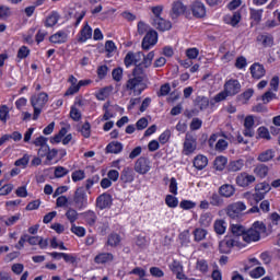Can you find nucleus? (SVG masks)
<instances>
[{"label": "nucleus", "instance_id": "nucleus-16", "mask_svg": "<svg viewBox=\"0 0 280 280\" xmlns=\"http://www.w3.org/2000/svg\"><path fill=\"white\" fill-rule=\"evenodd\" d=\"M191 12L196 19H205L207 16V8L202 2L192 3Z\"/></svg>", "mask_w": 280, "mask_h": 280}, {"label": "nucleus", "instance_id": "nucleus-6", "mask_svg": "<svg viewBox=\"0 0 280 280\" xmlns=\"http://www.w3.org/2000/svg\"><path fill=\"white\" fill-rule=\"evenodd\" d=\"M242 211H246V205L242 201L231 203L226 208V214L229 218H232V220L240 218L242 215Z\"/></svg>", "mask_w": 280, "mask_h": 280}, {"label": "nucleus", "instance_id": "nucleus-41", "mask_svg": "<svg viewBox=\"0 0 280 280\" xmlns=\"http://www.w3.org/2000/svg\"><path fill=\"white\" fill-rule=\"evenodd\" d=\"M165 202L171 209H176V207H178V199L172 195L166 196Z\"/></svg>", "mask_w": 280, "mask_h": 280}, {"label": "nucleus", "instance_id": "nucleus-52", "mask_svg": "<svg viewBox=\"0 0 280 280\" xmlns=\"http://www.w3.org/2000/svg\"><path fill=\"white\" fill-rule=\"evenodd\" d=\"M105 51H107V56H110V54H113V51H117V46L115 45V42L107 40L105 43Z\"/></svg>", "mask_w": 280, "mask_h": 280}, {"label": "nucleus", "instance_id": "nucleus-39", "mask_svg": "<svg viewBox=\"0 0 280 280\" xmlns=\"http://www.w3.org/2000/svg\"><path fill=\"white\" fill-rule=\"evenodd\" d=\"M212 220H213V218L211 217V213L207 212V213L201 214L199 222H200L201 226H210Z\"/></svg>", "mask_w": 280, "mask_h": 280}, {"label": "nucleus", "instance_id": "nucleus-63", "mask_svg": "<svg viewBox=\"0 0 280 280\" xmlns=\"http://www.w3.org/2000/svg\"><path fill=\"white\" fill-rule=\"evenodd\" d=\"M170 137H172V131L165 130L162 135H160L159 141L162 144L167 143L170 141Z\"/></svg>", "mask_w": 280, "mask_h": 280}, {"label": "nucleus", "instance_id": "nucleus-4", "mask_svg": "<svg viewBox=\"0 0 280 280\" xmlns=\"http://www.w3.org/2000/svg\"><path fill=\"white\" fill-rule=\"evenodd\" d=\"M272 189V186L268 184V182L259 183L255 186V194L253 195V199L255 202H260V200H264L266 198V194H268Z\"/></svg>", "mask_w": 280, "mask_h": 280}, {"label": "nucleus", "instance_id": "nucleus-48", "mask_svg": "<svg viewBox=\"0 0 280 280\" xmlns=\"http://www.w3.org/2000/svg\"><path fill=\"white\" fill-rule=\"evenodd\" d=\"M28 163H30V155L24 154L22 159H19L18 161H15L14 165L16 167H27Z\"/></svg>", "mask_w": 280, "mask_h": 280}, {"label": "nucleus", "instance_id": "nucleus-47", "mask_svg": "<svg viewBox=\"0 0 280 280\" xmlns=\"http://www.w3.org/2000/svg\"><path fill=\"white\" fill-rule=\"evenodd\" d=\"M8 117H10V112L8 110V107L5 105H2L0 107V121H3V124H5V121H8Z\"/></svg>", "mask_w": 280, "mask_h": 280}, {"label": "nucleus", "instance_id": "nucleus-13", "mask_svg": "<svg viewBox=\"0 0 280 280\" xmlns=\"http://www.w3.org/2000/svg\"><path fill=\"white\" fill-rule=\"evenodd\" d=\"M255 180V175H248V173L245 172L236 176V185H238V187H248V185H253Z\"/></svg>", "mask_w": 280, "mask_h": 280}, {"label": "nucleus", "instance_id": "nucleus-43", "mask_svg": "<svg viewBox=\"0 0 280 280\" xmlns=\"http://www.w3.org/2000/svg\"><path fill=\"white\" fill-rule=\"evenodd\" d=\"M70 117L73 119V121H80V119H82V113L80 109H78V107L72 106L70 110Z\"/></svg>", "mask_w": 280, "mask_h": 280}, {"label": "nucleus", "instance_id": "nucleus-27", "mask_svg": "<svg viewBox=\"0 0 280 280\" xmlns=\"http://www.w3.org/2000/svg\"><path fill=\"white\" fill-rule=\"evenodd\" d=\"M114 256L110 253H103L95 256L94 261L95 264H108L113 261Z\"/></svg>", "mask_w": 280, "mask_h": 280}, {"label": "nucleus", "instance_id": "nucleus-25", "mask_svg": "<svg viewBox=\"0 0 280 280\" xmlns=\"http://www.w3.org/2000/svg\"><path fill=\"white\" fill-rule=\"evenodd\" d=\"M273 159H275V150L269 149L258 154L257 161H259L260 163H268V161H272Z\"/></svg>", "mask_w": 280, "mask_h": 280}, {"label": "nucleus", "instance_id": "nucleus-24", "mask_svg": "<svg viewBox=\"0 0 280 280\" xmlns=\"http://www.w3.org/2000/svg\"><path fill=\"white\" fill-rule=\"evenodd\" d=\"M268 172H270V167L266 164H257L254 168V174L258 176V178H266Z\"/></svg>", "mask_w": 280, "mask_h": 280}, {"label": "nucleus", "instance_id": "nucleus-2", "mask_svg": "<svg viewBox=\"0 0 280 280\" xmlns=\"http://www.w3.org/2000/svg\"><path fill=\"white\" fill-rule=\"evenodd\" d=\"M261 233H266V224L261 221H256L253 223L244 233V242L250 244V242H259L261 240Z\"/></svg>", "mask_w": 280, "mask_h": 280}, {"label": "nucleus", "instance_id": "nucleus-21", "mask_svg": "<svg viewBox=\"0 0 280 280\" xmlns=\"http://www.w3.org/2000/svg\"><path fill=\"white\" fill-rule=\"evenodd\" d=\"M185 10L187 8L180 1H176L173 3L172 12H171V19H176L177 16H180V14L185 13Z\"/></svg>", "mask_w": 280, "mask_h": 280}, {"label": "nucleus", "instance_id": "nucleus-23", "mask_svg": "<svg viewBox=\"0 0 280 280\" xmlns=\"http://www.w3.org/2000/svg\"><path fill=\"white\" fill-rule=\"evenodd\" d=\"M92 36H93V30L91 28V26H89V24H85V26L80 32L78 42L86 43V40H89V38H91Z\"/></svg>", "mask_w": 280, "mask_h": 280}, {"label": "nucleus", "instance_id": "nucleus-3", "mask_svg": "<svg viewBox=\"0 0 280 280\" xmlns=\"http://www.w3.org/2000/svg\"><path fill=\"white\" fill-rule=\"evenodd\" d=\"M47 102H49V95H47V93L45 92L39 93L38 96H32L31 104L34 108V114H33L34 120L38 119Z\"/></svg>", "mask_w": 280, "mask_h": 280}, {"label": "nucleus", "instance_id": "nucleus-1", "mask_svg": "<svg viewBox=\"0 0 280 280\" xmlns=\"http://www.w3.org/2000/svg\"><path fill=\"white\" fill-rule=\"evenodd\" d=\"M133 78L127 81V89L128 91H133L135 95H141L143 91H145V83L144 80L148 79V74H145V68L138 63L132 71Z\"/></svg>", "mask_w": 280, "mask_h": 280}, {"label": "nucleus", "instance_id": "nucleus-8", "mask_svg": "<svg viewBox=\"0 0 280 280\" xmlns=\"http://www.w3.org/2000/svg\"><path fill=\"white\" fill-rule=\"evenodd\" d=\"M224 89H225V93H228L230 97H233V95H237V93L242 91V85L237 80H230L225 82Z\"/></svg>", "mask_w": 280, "mask_h": 280}, {"label": "nucleus", "instance_id": "nucleus-59", "mask_svg": "<svg viewBox=\"0 0 280 280\" xmlns=\"http://www.w3.org/2000/svg\"><path fill=\"white\" fill-rule=\"evenodd\" d=\"M150 275H152V277H155L156 279H161V277L165 276L163 270H161V268H159V267H151Z\"/></svg>", "mask_w": 280, "mask_h": 280}, {"label": "nucleus", "instance_id": "nucleus-49", "mask_svg": "<svg viewBox=\"0 0 280 280\" xmlns=\"http://www.w3.org/2000/svg\"><path fill=\"white\" fill-rule=\"evenodd\" d=\"M71 231L74 233V235H78V237H84L86 234V230L82 226H77L75 224L72 223Z\"/></svg>", "mask_w": 280, "mask_h": 280}, {"label": "nucleus", "instance_id": "nucleus-55", "mask_svg": "<svg viewBox=\"0 0 280 280\" xmlns=\"http://www.w3.org/2000/svg\"><path fill=\"white\" fill-rule=\"evenodd\" d=\"M124 63L126 67H132L135 65V52L129 51L125 57Z\"/></svg>", "mask_w": 280, "mask_h": 280}, {"label": "nucleus", "instance_id": "nucleus-38", "mask_svg": "<svg viewBox=\"0 0 280 280\" xmlns=\"http://www.w3.org/2000/svg\"><path fill=\"white\" fill-rule=\"evenodd\" d=\"M244 167V161L243 160H237L234 162H231L229 165L230 172H240Z\"/></svg>", "mask_w": 280, "mask_h": 280}, {"label": "nucleus", "instance_id": "nucleus-58", "mask_svg": "<svg viewBox=\"0 0 280 280\" xmlns=\"http://www.w3.org/2000/svg\"><path fill=\"white\" fill-rule=\"evenodd\" d=\"M47 141H48L47 138H45L44 136H39L33 141V143L34 145H36V148H43L47 145Z\"/></svg>", "mask_w": 280, "mask_h": 280}, {"label": "nucleus", "instance_id": "nucleus-7", "mask_svg": "<svg viewBox=\"0 0 280 280\" xmlns=\"http://www.w3.org/2000/svg\"><path fill=\"white\" fill-rule=\"evenodd\" d=\"M73 202L77 209H84V207H86V190H84V187L77 188L73 196Z\"/></svg>", "mask_w": 280, "mask_h": 280}, {"label": "nucleus", "instance_id": "nucleus-14", "mask_svg": "<svg viewBox=\"0 0 280 280\" xmlns=\"http://www.w3.org/2000/svg\"><path fill=\"white\" fill-rule=\"evenodd\" d=\"M152 25L155 30H159L160 32H168V30H172V22L163 18H154Z\"/></svg>", "mask_w": 280, "mask_h": 280}, {"label": "nucleus", "instance_id": "nucleus-53", "mask_svg": "<svg viewBox=\"0 0 280 280\" xmlns=\"http://www.w3.org/2000/svg\"><path fill=\"white\" fill-rule=\"evenodd\" d=\"M226 148H229V142H226V140H224V139H220L215 143V150L218 152H224V150H226Z\"/></svg>", "mask_w": 280, "mask_h": 280}, {"label": "nucleus", "instance_id": "nucleus-54", "mask_svg": "<svg viewBox=\"0 0 280 280\" xmlns=\"http://www.w3.org/2000/svg\"><path fill=\"white\" fill-rule=\"evenodd\" d=\"M199 54H200V51L198 50V48H188L186 50V56H187V58H189V60H196V58H198Z\"/></svg>", "mask_w": 280, "mask_h": 280}, {"label": "nucleus", "instance_id": "nucleus-37", "mask_svg": "<svg viewBox=\"0 0 280 280\" xmlns=\"http://www.w3.org/2000/svg\"><path fill=\"white\" fill-rule=\"evenodd\" d=\"M226 165V158L224 156H218L214 160V167L215 170H218L219 172H222V170H224Z\"/></svg>", "mask_w": 280, "mask_h": 280}, {"label": "nucleus", "instance_id": "nucleus-12", "mask_svg": "<svg viewBox=\"0 0 280 280\" xmlns=\"http://www.w3.org/2000/svg\"><path fill=\"white\" fill-rule=\"evenodd\" d=\"M234 246H237L235 238H224L219 243V252L223 255H229Z\"/></svg>", "mask_w": 280, "mask_h": 280}, {"label": "nucleus", "instance_id": "nucleus-40", "mask_svg": "<svg viewBox=\"0 0 280 280\" xmlns=\"http://www.w3.org/2000/svg\"><path fill=\"white\" fill-rule=\"evenodd\" d=\"M84 218L90 226H93V224H95L97 221V215H95V212L91 210L84 213Z\"/></svg>", "mask_w": 280, "mask_h": 280}, {"label": "nucleus", "instance_id": "nucleus-42", "mask_svg": "<svg viewBox=\"0 0 280 280\" xmlns=\"http://www.w3.org/2000/svg\"><path fill=\"white\" fill-rule=\"evenodd\" d=\"M246 233V229L242 225H232V234L236 237H240L242 235L244 240V234Z\"/></svg>", "mask_w": 280, "mask_h": 280}, {"label": "nucleus", "instance_id": "nucleus-62", "mask_svg": "<svg viewBox=\"0 0 280 280\" xmlns=\"http://www.w3.org/2000/svg\"><path fill=\"white\" fill-rule=\"evenodd\" d=\"M137 130H145L148 128V118L142 117L136 124Z\"/></svg>", "mask_w": 280, "mask_h": 280}, {"label": "nucleus", "instance_id": "nucleus-31", "mask_svg": "<svg viewBox=\"0 0 280 280\" xmlns=\"http://www.w3.org/2000/svg\"><path fill=\"white\" fill-rule=\"evenodd\" d=\"M120 180L124 183H132L135 180V177L132 176V170L130 167L122 170L120 174Z\"/></svg>", "mask_w": 280, "mask_h": 280}, {"label": "nucleus", "instance_id": "nucleus-36", "mask_svg": "<svg viewBox=\"0 0 280 280\" xmlns=\"http://www.w3.org/2000/svg\"><path fill=\"white\" fill-rule=\"evenodd\" d=\"M58 13L56 12H52L47 19H46V22H45V26L46 27H54V25H56L58 23Z\"/></svg>", "mask_w": 280, "mask_h": 280}, {"label": "nucleus", "instance_id": "nucleus-22", "mask_svg": "<svg viewBox=\"0 0 280 280\" xmlns=\"http://www.w3.org/2000/svg\"><path fill=\"white\" fill-rule=\"evenodd\" d=\"M67 38H69V35L65 31H59L56 34L51 35L49 37V40L50 43L60 45L62 43H67Z\"/></svg>", "mask_w": 280, "mask_h": 280}, {"label": "nucleus", "instance_id": "nucleus-17", "mask_svg": "<svg viewBox=\"0 0 280 280\" xmlns=\"http://www.w3.org/2000/svg\"><path fill=\"white\" fill-rule=\"evenodd\" d=\"M170 269L172 270V272H174V275H176V279L187 280V276L183 273V265L180 264V261L174 260L170 265Z\"/></svg>", "mask_w": 280, "mask_h": 280}, {"label": "nucleus", "instance_id": "nucleus-5", "mask_svg": "<svg viewBox=\"0 0 280 280\" xmlns=\"http://www.w3.org/2000/svg\"><path fill=\"white\" fill-rule=\"evenodd\" d=\"M159 43V33L156 31H149L142 39V49L144 51H150L151 47H154Z\"/></svg>", "mask_w": 280, "mask_h": 280}, {"label": "nucleus", "instance_id": "nucleus-33", "mask_svg": "<svg viewBox=\"0 0 280 280\" xmlns=\"http://www.w3.org/2000/svg\"><path fill=\"white\" fill-rule=\"evenodd\" d=\"M78 132H81L82 137L84 139H89L91 137V124L86 121L81 127L77 128Z\"/></svg>", "mask_w": 280, "mask_h": 280}, {"label": "nucleus", "instance_id": "nucleus-34", "mask_svg": "<svg viewBox=\"0 0 280 280\" xmlns=\"http://www.w3.org/2000/svg\"><path fill=\"white\" fill-rule=\"evenodd\" d=\"M224 224H226L224 220H218L214 222V231L218 235H224L226 231V225Z\"/></svg>", "mask_w": 280, "mask_h": 280}, {"label": "nucleus", "instance_id": "nucleus-45", "mask_svg": "<svg viewBox=\"0 0 280 280\" xmlns=\"http://www.w3.org/2000/svg\"><path fill=\"white\" fill-rule=\"evenodd\" d=\"M121 242L118 234H110L107 240L108 246H117Z\"/></svg>", "mask_w": 280, "mask_h": 280}, {"label": "nucleus", "instance_id": "nucleus-44", "mask_svg": "<svg viewBox=\"0 0 280 280\" xmlns=\"http://www.w3.org/2000/svg\"><path fill=\"white\" fill-rule=\"evenodd\" d=\"M66 217L69 220V222L71 224H73V222H75V220H78V211H75V209H73V208H70L66 212Z\"/></svg>", "mask_w": 280, "mask_h": 280}, {"label": "nucleus", "instance_id": "nucleus-61", "mask_svg": "<svg viewBox=\"0 0 280 280\" xmlns=\"http://www.w3.org/2000/svg\"><path fill=\"white\" fill-rule=\"evenodd\" d=\"M258 135H259L260 139H267V141H270V132L268 131V129L266 127H260L258 129Z\"/></svg>", "mask_w": 280, "mask_h": 280}, {"label": "nucleus", "instance_id": "nucleus-15", "mask_svg": "<svg viewBox=\"0 0 280 280\" xmlns=\"http://www.w3.org/2000/svg\"><path fill=\"white\" fill-rule=\"evenodd\" d=\"M255 118L253 116H247L244 120V137H255Z\"/></svg>", "mask_w": 280, "mask_h": 280}, {"label": "nucleus", "instance_id": "nucleus-51", "mask_svg": "<svg viewBox=\"0 0 280 280\" xmlns=\"http://www.w3.org/2000/svg\"><path fill=\"white\" fill-rule=\"evenodd\" d=\"M170 91H172V88L170 86V83L163 84L160 88V91L158 92L159 97H164L165 95H170Z\"/></svg>", "mask_w": 280, "mask_h": 280}, {"label": "nucleus", "instance_id": "nucleus-32", "mask_svg": "<svg viewBox=\"0 0 280 280\" xmlns=\"http://www.w3.org/2000/svg\"><path fill=\"white\" fill-rule=\"evenodd\" d=\"M210 205H212V207H223L224 199H222V196L218 195V192H213L210 197Z\"/></svg>", "mask_w": 280, "mask_h": 280}, {"label": "nucleus", "instance_id": "nucleus-10", "mask_svg": "<svg viewBox=\"0 0 280 280\" xmlns=\"http://www.w3.org/2000/svg\"><path fill=\"white\" fill-rule=\"evenodd\" d=\"M197 142H196V136L191 133H186L185 142H184V152L186 154H192V152H196Z\"/></svg>", "mask_w": 280, "mask_h": 280}, {"label": "nucleus", "instance_id": "nucleus-28", "mask_svg": "<svg viewBox=\"0 0 280 280\" xmlns=\"http://www.w3.org/2000/svg\"><path fill=\"white\" fill-rule=\"evenodd\" d=\"M121 150H124V145L120 142H110L106 148V152L109 154H119Z\"/></svg>", "mask_w": 280, "mask_h": 280}, {"label": "nucleus", "instance_id": "nucleus-18", "mask_svg": "<svg viewBox=\"0 0 280 280\" xmlns=\"http://www.w3.org/2000/svg\"><path fill=\"white\" fill-rule=\"evenodd\" d=\"M256 40L260 43L262 47H272L275 45V37L269 33L258 35Z\"/></svg>", "mask_w": 280, "mask_h": 280}, {"label": "nucleus", "instance_id": "nucleus-26", "mask_svg": "<svg viewBox=\"0 0 280 280\" xmlns=\"http://www.w3.org/2000/svg\"><path fill=\"white\" fill-rule=\"evenodd\" d=\"M208 164L209 160L205 155H197L194 160V167H196V170H205Z\"/></svg>", "mask_w": 280, "mask_h": 280}, {"label": "nucleus", "instance_id": "nucleus-20", "mask_svg": "<svg viewBox=\"0 0 280 280\" xmlns=\"http://www.w3.org/2000/svg\"><path fill=\"white\" fill-rule=\"evenodd\" d=\"M250 73H252V77L255 78V80H261V78L266 75V69L264 68V66L259 63H254L250 67Z\"/></svg>", "mask_w": 280, "mask_h": 280}, {"label": "nucleus", "instance_id": "nucleus-60", "mask_svg": "<svg viewBox=\"0 0 280 280\" xmlns=\"http://www.w3.org/2000/svg\"><path fill=\"white\" fill-rule=\"evenodd\" d=\"M12 189H14V185L7 184L0 188V196H8L9 194H12Z\"/></svg>", "mask_w": 280, "mask_h": 280}, {"label": "nucleus", "instance_id": "nucleus-56", "mask_svg": "<svg viewBox=\"0 0 280 280\" xmlns=\"http://www.w3.org/2000/svg\"><path fill=\"white\" fill-rule=\"evenodd\" d=\"M207 237V231L202 229L195 230V240L196 242H202Z\"/></svg>", "mask_w": 280, "mask_h": 280}, {"label": "nucleus", "instance_id": "nucleus-30", "mask_svg": "<svg viewBox=\"0 0 280 280\" xmlns=\"http://www.w3.org/2000/svg\"><path fill=\"white\" fill-rule=\"evenodd\" d=\"M195 104L200 110H207V108H209V98L207 96H197Z\"/></svg>", "mask_w": 280, "mask_h": 280}, {"label": "nucleus", "instance_id": "nucleus-46", "mask_svg": "<svg viewBox=\"0 0 280 280\" xmlns=\"http://www.w3.org/2000/svg\"><path fill=\"white\" fill-rule=\"evenodd\" d=\"M266 275V270L264 267H256L254 270L250 271V277L254 279H259V277H264Z\"/></svg>", "mask_w": 280, "mask_h": 280}, {"label": "nucleus", "instance_id": "nucleus-19", "mask_svg": "<svg viewBox=\"0 0 280 280\" xmlns=\"http://www.w3.org/2000/svg\"><path fill=\"white\" fill-rule=\"evenodd\" d=\"M219 194L222 198H231L235 196V186L231 184H224L219 188Z\"/></svg>", "mask_w": 280, "mask_h": 280}, {"label": "nucleus", "instance_id": "nucleus-11", "mask_svg": "<svg viewBox=\"0 0 280 280\" xmlns=\"http://www.w3.org/2000/svg\"><path fill=\"white\" fill-rule=\"evenodd\" d=\"M113 206V196L110 194H102L96 199V207L98 209H110Z\"/></svg>", "mask_w": 280, "mask_h": 280}, {"label": "nucleus", "instance_id": "nucleus-57", "mask_svg": "<svg viewBox=\"0 0 280 280\" xmlns=\"http://www.w3.org/2000/svg\"><path fill=\"white\" fill-rule=\"evenodd\" d=\"M196 268L197 270H200V272H207L209 270V265L207 264V260L201 259L197 260Z\"/></svg>", "mask_w": 280, "mask_h": 280}, {"label": "nucleus", "instance_id": "nucleus-35", "mask_svg": "<svg viewBox=\"0 0 280 280\" xmlns=\"http://www.w3.org/2000/svg\"><path fill=\"white\" fill-rule=\"evenodd\" d=\"M152 60H154V51H150L147 56L144 55L140 65H142L144 69H148L149 67H151Z\"/></svg>", "mask_w": 280, "mask_h": 280}, {"label": "nucleus", "instance_id": "nucleus-50", "mask_svg": "<svg viewBox=\"0 0 280 280\" xmlns=\"http://www.w3.org/2000/svg\"><path fill=\"white\" fill-rule=\"evenodd\" d=\"M69 174V170L65 168L63 166H57L55 168V177L62 178V176H67Z\"/></svg>", "mask_w": 280, "mask_h": 280}, {"label": "nucleus", "instance_id": "nucleus-9", "mask_svg": "<svg viewBox=\"0 0 280 280\" xmlns=\"http://www.w3.org/2000/svg\"><path fill=\"white\" fill-rule=\"evenodd\" d=\"M135 171L138 174H148L150 172V160L148 158H139L135 164Z\"/></svg>", "mask_w": 280, "mask_h": 280}, {"label": "nucleus", "instance_id": "nucleus-29", "mask_svg": "<svg viewBox=\"0 0 280 280\" xmlns=\"http://www.w3.org/2000/svg\"><path fill=\"white\" fill-rule=\"evenodd\" d=\"M68 19H77L74 25H80V22L84 19V12L79 13L75 9H69Z\"/></svg>", "mask_w": 280, "mask_h": 280}, {"label": "nucleus", "instance_id": "nucleus-64", "mask_svg": "<svg viewBox=\"0 0 280 280\" xmlns=\"http://www.w3.org/2000/svg\"><path fill=\"white\" fill-rule=\"evenodd\" d=\"M10 14H11L10 8L4 5L0 7V19L4 21L5 19H8V16H10Z\"/></svg>", "mask_w": 280, "mask_h": 280}]
</instances>
